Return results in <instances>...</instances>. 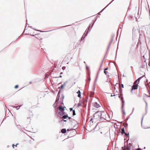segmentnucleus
I'll list each match as a JSON object with an SVG mask.
<instances>
[{
	"label": "nucleus",
	"mask_w": 150,
	"mask_h": 150,
	"mask_svg": "<svg viewBox=\"0 0 150 150\" xmlns=\"http://www.w3.org/2000/svg\"><path fill=\"white\" fill-rule=\"evenodd\" d=\"M100 116L101 117L100 120H107V116H108V115L103 111H100Z\"/></svg>",
	"instance_id": "f257e3e1"
},
{
	"label": "nucleus",
	"mask_w": 150,
	"mask_h": 150,
	"mask_svg": "<svg viewBox=\"0 0 150 150\" xmlns=\"http://www.w3.org/2000/svg\"><path fill=\"white\" fill-rule=\"evenodd\" d=\"M100 111H98L94 114L93 117L96 119H100ZM100 115H101L100 114Z\"/></svg>",
	"instance_id": "f03ea898"
},
{
	"label": "nucleus",
	"mask_w": 150,
	"mask_h": 150,
	"mask_svg": "<svg viewBox=\"0 0 150 150\" xmlns=\"http://www.w3.org/2000/svg\"><path fill=\"white\" fill-rule=\"evenodd\" d=\"M121 99L122 100V112H123V114L125 115L126 114V113H125V112L124 110L123 109L124 105V101L123 100V97H121Z\"/></svg>",
	"instance_id": "7ed1b4c3"
},
{
	"label": "nucleus",
	"mask_w": 150,
	"mask_h": 150,
	"mask_svg": "<svg viewBox=\"0 0 150 150\" xmlns=\"http://www.w3.org/2000/svg\"><path fill=\"white\" fill-rule=\"evenodd\" d=\"M138 83L137 84H134L132 86V89L131 91V93H132V91L133 89H137L138 88Z\"/></svg>",
	"instance_id": "20e7f679"
},
{
	"label": "nucleus",
	"mask_w": 150,
	"mask_h": 150,
	"mask_svg": "<svg viewBox=\"0 0 150 150\" xmlns=\"http://www.w3.org/2000/svg\"><path fill=\"white\" fill-rule=\"evenodd\" d=\"M65 108H66V107H62L60 106L58 108H59V110L61 111V112H64V110Z\"/></svg>",
	"instance_id": "39448f33"
},
{
	"label": "nucleus",
	"mask_w": 150,
	"mask_h": 150,
	"mask_svg": "<svg viewBox=\"0 0 150 150\" xmlns=\"http://www.w3.org/2000/svg\"><path fill=\"white\" fill-rule=\"evenodd\" d=\"M64 113H65L64 112H59L58 113L59 116V117H60V118H62V116L63 117V116H64Z\"/></svg>",
	"instance_id": "423d86ee"
},
{
	"label": "nucleus",
	"mask_w": 150,
	"mask_h": 150,
	"mask_svg": "<svg viewBox=\"0 0 150 150\" xmlns=\"http://www.w3.org/2000/svg\"><path fill=\"white\" fill-rule=\"evenodd\" d=\"M117 84H118L119 86V92L120 93V95H122V89L120 88V84H119L117 83L115 85L116 86V85H117Z\"/></svg>",
	"instance_id": "0eeeda50"
},
{
	"label": "nucleus",
	"mask_w": 150,
	"mask_h": 150,
	"mask_svg": "<svg viewBox=\"0 0 150 150\" xmlns=\"http://www.w3.org/2000/svg\"><path fill=\"white\" fill-rule=\"evenodd\" d=\"M67 82V81L66 82L64 83V84L61 86L60 89H63L64 87L66 86V84Z\"/></svg>",
	"instance_id": "6e6552de"
},
{
	"label": "nucleus",
	"mask_w": 150,
	"mask_h": 150,
	"mask_svg": "<svg viewBox=\"0 0 150 150\" xmlns=\"http://www.w3.org/2000/svg\"><path fill=\"white\" fill-rule=\"evenodd\" d=\"M77 93L78 94V96L80 98H81L80 91V90H79V91L77 92Z\"/></svg>",
	"instance_id": "1a4fd4ad"
},
{
	"label": "nucleus",
	"mask_w": 150,
	"mask_h": 150,
	"mask_svg": "<svg viewBox=\"0 0 150 150\" xmlns=\"http://www.w3.org/2000/svg\"><path fill=\"white\" fill-rule=\"evenodd\" d=\"M66 130L65 129H62L61 132L62 133L65 134L66 132Z\"/></svg>",
	"instance_id": "9d476101"
},
{
	"label": "nucleus",
	"mask_w": 150,
	"mask_h": 150,
	"mask_svg": "<svg viewBox=\"0 0 150 150\" xmlns=\"http://www.w3.org/2000/svg\"><path fill=\"white\" fill-rule=\"evenodd\" d=\"M68 117V115L67 114L66 115H64V116H63L62 118H63L64 119H65L67 118V117Z\"/></svg>",
	"instance_id": "9b49d317"
},
{
	"label": "nucleus",
	"mask_w": 150,
	"mask_h": 150,
	"mask_svg": "<svg viewBox=\"0 0 150 150\" xmlns=\"http://www.w3.org/2000/svg\"><path fill=\"white\" fill-rule=\"evenodd\" d=\"M125 130L124 129V127H123L121 129V133L122 134H124L125 133Z\"/></svg>",
	"instance_id": "f8f14e48"
},
{
	"label": "nucleus",
	"mask_w": 150,
	"mask_h": 150,
	"mask_svg": "<svg viewBox=\"0 0 150 150\" xmlns=\"http://www.w3.org/2000/svg\"><path fill=\"white\" fill-rule=\"evenodd\" d=\"M21 105H20L17 106H14V107L15 108L16 110H18L19 109L20 107H21Z\"/></svg>",
	"instance_id": "ddd939ff"
},
{
	"label": "nucleus",
	"mask_w": 150,
	"mask_h": 150,
	"mask_svg": "<svg viewBox=\"0 0 150 150\" xmlns=\"http://www.w3.org/2000/svg\"><path fill=\"white\" fill-rule=\"evenodd\" d=\"M95 106L96 108H98L100 106L97 103H95Z\"/></svg>",
	"instance_id": "4468645a"
},
{
	"label": "nucleus",
	"mask_w": 150,
	"mask_h": 150,
	"mask_svg": "<svg viewBox=\"0 0 150 150\" xmlns=\"http://www.w3.org/2000/svg\"><path fill=\"white\" fill-rule=\"evenodd\" d=\"M86 35L87 34H86L85 35H84V36L83 37V36L82 37L81 39V41H82L84 39V38H85V37L86 36Z\"/></svg>",
	"instance_id": "2eb2a0df"
},
{
	"label": "nucleus",
	"mask_w": 150,
	"mask_h": 150,
	"mask_svg": "<svg viewBox=\"0 0 150 150\" xmlns=\"http://www.w3.org/2000/svg\"><path fill=\"white\" fill-rule=\"evenodd\" d=\"M113 39L112 38L111 40L110 41V43H109V46L108 47V49L109 47H110V46L111 43H112V42L113 41Z\"/></svg>",
	"instance_id": "dca6fc26"
},
{
	"label": "nucleus",
	"mask_w": 150,
	"mask_h": 150,
	"mask_svg": "<svg viewBox=\"0 0 150 150\" xmlns=\"http://www.w3.org/2000/svg\"><path fill=\"white\" fill-rule=\"evenodd\" d=\"M59 97H60V91H59L58 92V94L57 95V98H59Z\"/></svg>",
	"instance_id": "f3484780"
},
{
	"label": "nucleus",
	"mask_w": 150,
	"mask_h": 150,
	"mask_svg": "<svg viewBox=\"0 0 150 150\" xmlns=\"http://www.w3.org/2000/svg\"><path fill=\"white\" fill-rule=\"evenodd\" d=\"M91 25V24H90V25H89V26L88 27V29L87 30V29L86 30V31H87V32H86V34H87L88 32V31H89V30L90 28V25Z\"/></svg>",
	"instance_id": "a211bd4d"
},
{
	"label": "nucleus",
	"mask_w": 150,
	"mask_h": 150,
	"mask_svg": "<svg viewBox=\"0 0 150 150\" xmlns=\"http://www.w3.org/2000/svg\"><path fill=\"white\" fill-rule=\"evenodd\" d=\"M144 76V75L143 76H142L140 77L138 79L139 80V82L140 80L142 78H143Z\"/></svg>",
	"instance_id": "6ab92c4d"
},
{
	"label": "nucleus",
	"mask_w": 150,
	"mask_h": 150,
	"mask_svg": "<svg viewBox=\"0 0 150 150\" xmlns=\"http://www.w3.org/2000/svg\"><path fill=\"white\" fill-rule=\"evenodd\" d=\"M62 104H63V100L64 99V95L63 94H62Z\"/></svg>",
	"instance_id": "aec40b11"
},
{
	"label": "nucleus",
	"mask_w": 150,
	"mask_h": 150,
	"mask_svg": "<svg viewBox=\"0 0 150 150\" xmlns=\"http://www.w3.org/2000/svg\"><path fill=\"white\" fill-rule=\"evenodd\" d=\"M76 115L75 111L74 110H73V116L75 115Z\"/></svg>",
	"instance_id": "412c9836"
},
{
	"label": "nucleus",
	"mask_w": 150,
	"mask_h": 150,
	"mask_svg": "<svg viewBox=\"0 0 150 150\" xmlns=\"http://www.w3.org/2000/svg\"><path fill=\"white\" fill-rule=\"evenodd\" d=\"M145 103H146V109H147L148 108V104H147V103L145 101Z\"/></svg>",
	"instance_id": "4be33fe9"
},
{
	"label": "nucleus",
	"mask_w": 150,
	"mask_h": 150,
	"mask_svg": "<svg viewBox=\"0 0 150 150\" xmlns=\"http://www.w3.org/2000/svg\"><path fill=\"white\" fill-rule=\"evenodd\" d=\"M137 82H138V83H139V80L138 79H137L136 81H135V82H134V84H137Z\"/></svg>",
	"instance_id": "5701e85b"
},
{
	"label": "nucleus",
	"mask_w": 150,
	"mask_h": 150,
	"mask_svg": "<svg viewBox=\"0 0 150 150\" xmlns=\"http://www.w3.org/2000/svg\"><path fill=\"white\" fill-rule=\"evenodd\" d=\"M18 144H16V145H15L14 144H13L12 145V146L13 148H14V146H17V145H18Z\"/></svg>",
	"instance_id": "b1692460"
},
{
	"label": "nucleus",
	"mask_w": 150,
	"mask_h": 150,
	"mask_svg": "<svg viewBox=\"0 0 150 150\" xmlns=\"http://www.w3.org/2000/svg\"><path fill=\"white\" fill-rule=\"evenodd\" d=\"M125 134V135L127 136H128V137H129V133H128V134L126 133H125L124 134Z\"/></svg>",
	"instance_id": "393cba45"
},
{
	"label": "nucleus",
	"mask_w": 150,
	"mask_h": 150,
	"mask_svg": "<svg viewBox=\"0 0 150 150\" xmlns=\"http://www.w3.org/2000/svg\"><path fill=\"white\" fill-rule=\"evenodd\" d=\"M130 146H129V147L128 146L127 148V150H130Z\"/></svg>",
	"instance_id": "a878e982"
},
{
	"label": "nucleus",
	"mask_w": 150,
	"mask_h": 150,
	"mask_svg": "<svg viewBox=\"0 0 150 150\" xmlns=\"http://www.w3.org/2000/svg\"><path fill=\"white\" fill-rule=\"evenodd\" d=\"M97 79H98V75H97V76H96V79H95V83H96V82L97 80Z\"/></svg>",
	"instance_id": "bb28decb"
},
{
	"label": "nucleus",
	"mask_w": 150,
	"mask_h": 150,
	"mask_svg": "<svg viewBox=\"0 0 150 150\" xmlns=\"http://www.w3.org/2000/svg\"><path fill=\"white\" fill-rule=\"evenodd\" d=\"M59 98H57L56 99V101H55V103L56 102H58L59 101Z\"/></svg>",
	"instance_id": "cd10ccee"
},
{
	"label": "nucleus",
	"mask_w": 150,
	"mask_h": 150,
	"mask_svg": "<svg viewBox=\"0 0 150 150\" xmlns=\"http://www.w3.org/2000/svg\"><path fill=\"white\" fill-rule=\"evenodd\" d=\"M68 119L71 122L72 121V120L71 119V117H68Z\"/></svg>",
	"instance_id": "c85d7f7f"
},
{
	"label": "nucleus",
	"mask_w": 150,
	"mask_h": 150,
	"mask_svg": "<svg viewBox=\"0 0 150 150\" xmlns=\"http://www.w3.org/2000/svg\"><path fill=\"white\" fill-rule=\"evenodd\" d=\"M107 71H106V70H104V73L105 75L107 74Z\"/></svg>",
	"instance_id": "c756f323"
},
{
	"label": "nucleus",
	"mask_w": 150,
	"mask_h": 150,
	"mask_svg": "<svg viewBox=\"0 0 150 150\" xmlns=\"http://www.w3.org/2000/svg\"><path fill=\"white\" fill-rule=\"evenodd\" d=\"M18 87V86L17 85H16L15 87H14V88H17Z\"/></svg>",
	"instance_id": "7c9ffc66"
},
{
	"label": "nucleus",
	"mask_w": 150,
	"mask_h": 150,
	"mask_svg": "<svg viewBox=\"0 0 150 150\" xmlns=\"http://www.w3.org/2000/svg\"><path fill=\"white\" fill-rule=\"evenodd\" d=\"M81 106V104L80 103H79L78 104V106L79 107Z\"/></svg>",
	"instance_id": "2f4dec72"
},
{
	"label": "nucleus",
	"mask_w": 150,
	"mask_h": 150,
	"mask_svg": "<svg viewBox=\"0 0 150 150\" xmlns=\"http://www.w3.org/2000/svg\"><path fill=\"white\" fill-rule=\"evenodd\" d=\"M134 110V108H133V109H132V113H131V114L130 115H131V114H132L133 113V111Z\"/></svg>",
	"instance_id": "473e14b6"
},
{
	"label": "nucleus",
	"mask_w": 150,
	"mask_h": 150,
	"mask_svg": "<svg viewBox=\"0 0 150 150\" xmlns=\"http://www.w3.org/2000/svg\"><path fill=\"white\" fill-rule=\"evenodd\" d=\"M136 150H142V149L140 148H139L137 149Z\"/></svg>",
	"instance_id": "72a5a7b5"
},
{
	"label": "nucleus",
	"mask_w": 150,
	"mask_h": 150,
	"mask_svg": "<svg viewBox=\"0 0 150 150\" xmlns=\"http://www.w3.org/2000/svg\"><path fill=\"white\" fill-rule=\"evenodd\" d=\"M55 103H54L53 105V106L54 107H55Z\"/></svg>",
	"instance_id": "f704fd0d"
},
{
	"label": "nucleus",
	"mask_w": 150,
	"mask_h": 150,
	"mask_svg": "<svg viewBox=\"0 0 150 150\" xmlns=\"http://www.w3.org/2000/svg\"><path fill=\"white\" fill-rule=\"evenodd\" d=\"M70 111H71V110H73V108H70Z\"/></svg>",
	"instance_id": "c9c22d12"
},
{
	"label": "nucleus",
	"mask_w": 150,
	"mask_h": 150,
	"mask_svg": "<svg viewBox=\"0 0 150 150\" xmlns=\"http://www.w3.org/2000/svg\"><path fill=\"white\" fill-rule=\"evenodd\" d=\"M108 67H107L106 68H105L104 69V70H108Z\"/></svg>",
	"instance_id": "e433bc0d"
},
{
	"label": "nucleus",
	"mask_w": 150,
	"mask_h": 150,
	"mask_svg": "<svg viewBox=\"0 0 150 150\" xmlns=\"http://www.w3.org/2000/svg\"><path fill=\"white\" fill-rule=\"evenodd\" d=\"M122 150H126L125 149L123 148V147H122Z\"/></svg>",
	"instance_id": "4c0bfd02"
},
{
	"label": "nucleus",
	"mask_w": 150,
	"mask_h": 150,
	"mask_svg": "<svg viewBox=\"0 0 150 150\" xmlns=\"http://www.w3.org/2000/svg\"><path fill=\"white\" fill-rule=\"evenodd\" d=\"M115 96V95H111V97H112V96Z\"/></svg>",
	"instance_id": "58836bf2"
},
{
	"label": "nucleus",
	"mask_w": 150,
	"mask_h": 150,
	"mask_svg": "<svg viewBox=\"0 0 150 150\" xmlns=\"http://www.w3.org/2000/svg\"><path fill=\"white\" fill-rule=\"evenodd\" d=\"M121 85H122V87L123 88H124V85L123 84H121Z\"/></svg>",
	"instance_id": "ea45409f"
},
{
	"label": "nucleus",
	"mask_w": 150,
	"mask_h": 150,
	"mask_svg": "<svg viewBox=\"0 0 150 150\" xmlns=\"http://www.w3.org/2000/svg\"><path fill=\"white\" fill-rule=\"evenodd\" d=\"M57 77L58 78H59V77L61 78V77H62V76L61 75H60L58 77Z\"/></svg>",
	"instance_id": "a19ab883"
},
{
	"label": "nucleus",
	"mask_w": 150,
	"mask_h": 150,
	"mask_svg": "<svg viewBox=\"0 0 150 150\" xmlns=\"http://www.w3.org/2000/svg\"><path fill=\"white\" fill-rule=\"evenodd\" d=\"M30 35H31L33 36H35V35H31V34H30Z\"/></svg>",
	"instance_id": "79ce46f5"
},
{
	"label": "nucleus",
	"mask_w": 150,
	"mask_h": 150,
	"mask_svg": "<svg viewBox=\"0 0 150 150\" xmlns=\"http://www.w3.org/2000/svg\"><path fill=\"white\" fill-rule=\"evenodd\" d=\"M63 121H64V122H66L67 120H65L64 119L63 120Z\"/></svg>",
	"instance_id": "37998d69"
},
{
	"label": "nucleus",
	"mask_w": 150,
	"mask_h": 150,
	"mask_svg": "<svg viewBox=\"0 0 150 150\" xmlns=\"http://www.w3.org/2000/svg\"><path fill=\"white\" fill-rule=\"evenodd\" d=\"M105 8H103V9H102L101 11L100 12H102V11Z\"/></svg>",
	"instance_id": "c03bdc74"
},
{
	"label": "nucleus",
	"mask_w": 150,
	"mask_h": 150,
	"mask_svg": "<svg viewBox=\"0 0 150 150\" xmlns=\"http://www.w3.org/2000/svg\"><path fill=\"white\" fill-rule=\"evenodd\" d=\"M30 27L31 28L33 29H34V28H33L32 26H30Z\"/></svg>",
	"instance_id": "a18cd8bd"
},
{
	"label": "nucleus",
	"mask_w": 150,
	"mask_h": 150,
	"mask_svg": "<svg viewBox=\"0 0 150 150\" xmlns=\"http://www.w3.org/2000/svg\"><path fill=\"white\" fill-rule=\"evenodd\" d=\"M114 0H113L112 1V2H111V3H110L109 4H111L112 2V1H113Z\"/></svg>",
	"instance_id": "49530a36"
},
{
	"label": "nucleus",
	"mask_w": 150,
	"mask_h": 150,
	"mask_svg": "<svg viewBox=\"0 0 150 150\" xmlns=\"http://www.w3.org/2000/svg\"><path fill=\"white\" fill-rule=\"evenodd\" d=\"M86 69H87L88 68V67H87V66L86 65Z\"/></svg>",
	"instance_id": "de8ad7c7"
},
{
	"label": "nucleus",
	"mask_w": 150,
	"mask_h": 150,
	"mask_svg": "<svg viewBox=\"0 0 150 150\" xmlns=\"http://www.w3.org/2000/svg\"><path fill=\"white\" fill-rule=\"evenodd\" d=\"M102 63L101 64V67H100V68H101V66H102Z\"/></svg>",
	"instance_id": "09e8293b"
},
{
	"label": "nucleus",
	"mask_w": 150,
	"mask_h": 150,
	"mask_svg": "<svg viewBox=\"0 0 150 150\" xmlns=\"http://www.w3.org/2000/svg\"><path fill=\"white\" fill-rule=\"evenodd\" d=\"M114 88L115 89H116V88H115V87H114Z\"/></svg>",
	"instance_id": "8fccbe9b"
},
{
	"label": "nucleus",
	"mask_w": 150,
	"mask_h": 150,
	"mask_svg": "<svg viewBox=\"0 0 150 150\" xmlns=\"http://www.w3.org/2000/svg\"><path fill=\"white\" fill-rule=\"evenodd\" d=\"M69 129H67V131H69Z\"/></svg>",
	"instance_id": "3c124183"
},
{
	"label": "nucleus",
	"mask_w": 150,
	"mask_h": 150,
	"mask_svg": "<svg viewBox=\"0 0 150 150\" xmlns=\"http://www.w3.org/2000/svg\"><path fill=\"white\" fill-rule=\"evenodd\" d=\"M120 96H119V98H120Z\"/></svg>",
	"instance_id": "603ef678"
},
{
	"label": "nucleus",
	"mask_w": 150,
	"mask_h": 150,
	"mask_svg": "<svg viewBox=\"0 0 150 150\" xmlns=\"http://www.w3.org/2000/svg\"><path fill=\"white\" fill-rule=\"evenodd\" d=\"M89 80H91V78H89Z\"/></svg>",
	"instance_id": "864d4df0"
},
{
	"label": "nucleus",
	"mask_w": 150,
	"mask_h": 150,
	"mask_svg": "<svg viewBox=\"0 0 150 150\" xmlns=\"http://www.w3.org/2000/svg\"><path fill=\"white\" fill-rule=\"evenodd\" d=\"M116 92L117 93H118L117 92V91H116Z\"/></svg>",
	"instance_id": "5fc2aeb1"
},
{
	"label": "nucleus",
	"mask_w": 150,
	"mask_h": 150,
	"mask_svg": "<svg viewBox=\"0 0 150 150\" xmlns=\"http://www.w3.org/2000/svg\"><path fill=\"white\" fill-rule=\"evenodd\" d=\"M84 63H86V62H84Z\"/></svg>",
	"instance_id": "6e6d98bb"
},
{
	"label": "nucleus",
	"mask_w": 150,
	"mask_h": 150,
	"mask_svg": "<svg viewBox=\"0 0 150 150\" xmlns=\"http://www.w3.org/2000/svg\"><path fill=\"white\" fill-rule=\"evenodd\" d=\"M62 72H61V73H60V74H62Z\"/></svg>",
	"instance_id": "4d7b16f0"
},
{
	"label": "nucleus",
	"mask_w": 150,
	"mask_h": 150,
	"mask_svg": "<svg viewBox=\"0 0 150 150\" xmlns=\"http://www.w3.org/2000/svg\"><path fill=\"white\" fill-rule=\"evenodd\" d=\"M143 119V117H142V120Z\"/></svg>",
	"instance_id": "13d9d810"
},
{
	"label": "nucleus",
	"mask_w": 150,
	"mask_h": 150,
	"mask_svg": "<svg viewBox=\"0 0 150 150\" xmlns=\"http://www.w3.org/2000/svg\"><path fill=\"white\" fill-rule=\"evenodd\" d=\"M125 145H124V147H125Z\"/></svg>",
	"instance_id": "bf43d9fd"
},
{
	"label": "nucleus",
	"mask_w": 150,
	"mask_h": 150,
	"mask_svg": "<svg viewBox=\"0 0 150 150\" xmlns=\"http://www.w3.org/2000/svg\"><path fill=\"white\" fill-rule=\"evenodd\" d=\"M30 83H31V82H30Z\"/></svg>",
	"instance_id": "052dcab7"
}]
</instances>
